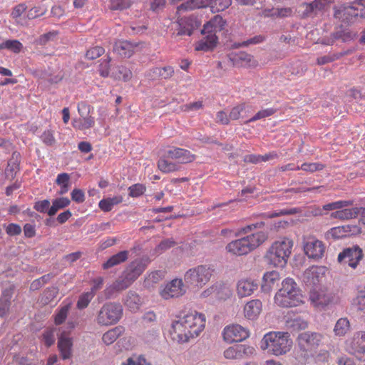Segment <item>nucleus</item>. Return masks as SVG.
<instances>
[{"label":"nucleus","instance_id":"nucleus-1","mask_svg":"<svg viewBox=\"0 0 365 365\" xmlns=\"http://www.w3.org/2000/svg\"><path fill=\"white\" fill-rule=\"evenodd\" d=\"M205 327V315L192 312L173 321L170 332L173 339L180 343H185L190 339L198 336Z\"/></svg>","mask_w":365,"mask_h":365},{"label":"nucleus","instance_id":"nucleus-2","mask_svg":"<svg viewBox=\"0 0 365 365\" xmlns=\"http://www.w3.org/2000/svg\"><path fill=\"white\" fill-rule=\"evenodd\" d=\"M324 337L321 333L307 331L300 333L297 339V350L295 353L296 359L304 364L324 343Z\"/></svg>","mask_w":365,"mask_h":365},{"label":"nucleus","instance_id":"nucleus-3","mask_svg":"<svg viewBox=\"0 0 365 365\" xmlns=\"http://www.w3.org/2000/svg\"><path fill=\"white\" fill-rule=\"evenodd\" d=\"M226 21L220 15L215 16L203 26L201 33L204 37L195 43V51H209L216 47L218 38L217 32L224 29Z\"/></svg>","mask_w":365,"mask_h":365},{"label":"nucleus","instance_id":"nucleus-4","mask_svg":"<svg viewBox=\"0 0 365 365\" xmlns=\"http://www.w3.org/2000/svg\"><path fill=\"white\" fill-rule=\"evenodd\" d=\"M292 340L288 332L273 331L266 334L261 341V348L275 356L284 355L292 346Z\"/></svg>","mask_w":365,"mask_h":365},{"label":"nucleus","instance_id":"nucleus-5","mask_svg":"<svg viewBox=\"0 0 365 365\" xmlns=\"http://www.w3.org/2000/svg\"><path fill=\"white\" fill-rule=\"evenodd\" d=\"M267 238L268 235L265 232H253L228 243L226 250L238 256L247 255L259 247Z\"/></svg>","mask_w":365,"mask_h":365},{"label":"nucleus","instance_id":"nucleus-6","mask_svg":"<svg viewBox=\"0 0 365 365\" xmlns=\"http://www.w3.org/2000/svg\"><path fill=\"white\" fill-rule=\"evenodd\" d=\"M275 303L282 307H297L303 303V296L293 279L287 278L274 297Z\"/></svg>","mask_w":365,"mask_h":365},{"label":"nucleus","instance_id":"nucleus-7","mask_svg":"<svg viewBox=\"0 0 365 365\" xmlns=\"http://www.w3.org/2000/svg\"><path fill=\"white\" fill-rule=\"evenodd\" d=\"M293 241L287 237H281L273 242L269 248L265 258L274 267H284L291 255Z\"/></svg>","mask_w":365,"mask_h":365},{"label":"nucleus","instance_id":"nucleus-8","mask_svg":"<svg viewBox=\"0 0 365 365\" xmlns=\"http://www.w3.org/2000/svg\"><path fill=\"white\" fill-rule=\"evenodd\" d=\"M123 307L119 303L107 302L103 305L96 317V322L101 325L116 324L122 317Z\"/></svg>","mask_w":365,"mask_h":365},{"label":"nucleus","instance_id":"nucleus-9","mask_svg":"<svg viewBox=\"0 0 365 365\" xmlns=\"http://www.w3.org/2000/svg\"><path fill=\"white\" fill-rule=\"evenodd\" d=\"M212 272L211 267L207 265L191 268L184 275L185 283L188 286L202 287L210 281Z\"/></svg>","mask_w":365,"mask_h":365},{"label":"nucleus","instance_id":"nucleus-10","mask_svg":"<svg viewBox=\"0 0 365 365\" xmlns=\"http://www.w3.org/2000/svg\"><path fill=\"white\" fill-rule=\"evenodd\" d=\"M363 251L357 245L344 249L338 255V261L343 265L355 269L363 258Z\"/></svg>","mask_w":365,"mask_h":365},{"label":"nucleus","instance_id":"nucleus-11","mask_svg":"<svg viewBox=\"0 0 365 365\" xmlns=\"http://www.w3.org/2000/svg\"><path fill=\"white\" fill-rule=\"evenodd\" d=\"M186 292L185 286L181 279H174L161 290L160 295L164 299L178 298Z\"/></svg>","mask_w":365,"mask_h":365},{"label":"nucleus","instance_id":"nucleus-12","mask_svg":"<svg viewBox=\"0 0 365 365\" xmlns=\"http://www.w3.org/2000/svg\"><path fill=\"white\" fill-rule=\"evenodd\" d=\"M309 300L315 307H324L338 302V297L331 293L322 289H313L309 293Z\"/></svg>","mask_w":365,"mask_h":365},{"label":"nucleus","instance_id":"nucleus-13","mask_svg":"<svg viewBox=\"0 0 365 365\" xmlns=\"http://www.w3.org/2000/svg\"><path fill=\"white\" fill-rule=\"evenodd\" d=\"M248 336L247 329L239 324L227 326L223 331V338L228 343L242 341Z\"/></svg>","mask_w":365,"mask_h":365},{"label":"nucleus","instance_id":"nucleus-14","mask_svg":"<svg viewBox=\"0 0 365 365\" xmlns=\"http://www.w3.org/2000/svg\"><path fill=\"white\" fill-rule=\"evenodd\" d=\"M200 21L197 16L193 15L178 18V36L187 35L190 36L193 31L200 26Z\"/></svg>","mask_w":365,"mask_h":365},{"label":"nucleus","instance_id":"nucleus-15","mask_svg":"<svg viewBox=\"0 0 365 365\" xmlns=\"http://www.w3.org/2000/svg\"><path fill=\"white\" fill-rule=\"evenodd\" d=\"M304 250L308 257L319 259L323 257L325 247L322 241L309 237L304 242Z\"/></svg>","mask_w":365,"mask_h":365},{"label":"nucleus","instance_id":"nucleus-16","mask_svg":"<svg viewBox=\"0 0 365 365\" xmlns=\"http://www.w3.org/2000/svg\"><path fill=\"white\" fill-rule=\"evenodd\" d=\"M148 263V259H135L128 264L123 274L133 282L143 272Z\"/></svg>","mask_w":365,"mask_h":365},{"label":"nucleus","instance_id":"nucleus-17","mask_svg":"<svg viewBox=\"0 0 365 365\" xmlns=\"http://www.w3.org/2000/svg\"><path fill=\"white\" fill-rule=\"evenodd\" d=\"M255 349L245 344H236L227 348L224 351V356L227 359H242L245 356L253 354Z\"/></svg>","mask_w":365,"mask_h":365},{"label":"nucleus","instance_id":"nucleus-18","mask_svg":"<svg viewBox=\"0 0 365 365\" xmlns=\"http://www.w3.org/2000/svg\"><path fill=\"white\" fill-rule=\"evenodd\" d=\"M334 16L341 23L349 24L357 18L355 9L352 6L341 5L334 8Z\"/></svg>","mask_w":365,"mask_h":365},{"label":"nucleus","instance_id":"nucleus-19","mask_svg":"<svg viewBox=\"0 0 365 365\" xmlns=\"http://www.w3.org/2000/svg\"><path fill=\"white\" fill-rule=\"evenodd\" d=\"M165 157L176 160L179 163H190L195 159V155L190 151L178 148L168 150L165 153Z\"/></svg>","mask_w":365,"mask_h":365},{"label":"nucleus","instance_id":"nucleus-20","mask_svg":"<svg viewBox=\"0 0 365 365\" xmlns=\"http://www.w3.org/2000/svg\"><path fill=\"white\" fill-rule=\"evenodd\" d=\"M133 282L128 279L123 273L112 284L107 287L104 290L106 299H110L115 292H120L129 287Z\"/></svg>","mask_w":365,"mask_h":365},{"label":"nucleus","instance_id":"nucleus-21","mask_svg":"<svg viewBox=\"0 0 365 365\" xmlns=\"http://www.w3.org/2000/svg\"><path fill=\"white\" fill-rule=\"evenodd\" d=\"M324 272V267L312 266L304 272L303 280L308 285H317L323 277Z\"/></svg>","mask_w":365,"mask_h":365},{"label":"nucleus","instance_id":"nucleus-22","mask_svg":"<svg viewBox=\"0 0 365 365\" xmlns=\"http://www.w3.org/2000/svg\"><path fill=\"white\" fill-rule=\"evenodd\" d=\"M73 342L71 338L68 337L66 332H62L58 337V347L63 359H68L72 355Z\"/></svg>","mask_w":365,"mask_h":365},{"label":"nucleus","instance_id":"nucleus-23","mask_svg":"<svg viewBox=\"0 0 365 365\" xmlns=\"http://www.w3.org/2000/svg\"><path fill=\"white\" fill-rule=\"evenodd\" d=\"M136 46L128 41L115 42L113 51L123 58H130L135 52Z\"/></svg>","mask_w":365,"mask_h":365},{"label":"nucleus","instance_id":"nucleus-24","mask_svg":"<svg viewBox=\"0 0 365 365\" xmlns=\"http://www.w3.org/2000/svg\"><path fill=\"white\" fill-rule=\"evenodd\" d=\"M258 287L257 283L252 279H242L237 286V294L240 297L251 295Z\"/></svg>","mask_w":365,"mask_h":365},{"label":"nucleus","instance_id":"nucleus-25","mask_svg":"<svg viewBox=\"0 0 365 365\" xmlns=\"http://www.w3.org/2000/svg\"><path fill=\"white\" fill-rule=\"evenodd\" d=\"M280 279L279 272L276 271L266 272L263 277L262 290L264 292H269L272 288L278 285Z\"/></svg>","mask_w":365,"mask_h":365},{"label":"nucleus","instance_id":"nucleus-26","mask_svg":"<svg viewBox=\"0 0 365 365\" xmlns=\"http://www.w3.org/2000/svg\"><path fill=\"white\" fill-rule=\"evenodd\" d=\"M364 207L345 208L337 210L331 214L332 218L340 220H349L356 217L359 215L362 217V210Z\"/></svg>","mask_w":365,"mask_h":365},{"label":"nucleus","instance_id":"nucleus-27","mask_svg":"<svg viewBox=\"0 0 365 365\" xmlns=\"http://www.w3.org/2000/svg\"><path fill=\"white\" fill-rule=\"evenodd\" d=\"M261 311L262 302L259 299H253L248 302L244 307L245 316L250 319L257 318Z\"/></svg>","mask_w":365,"mask_h":365},{"label":"nucleus","instance_id":"nucleus-28","mask_svg":"<svg viewBox=\"0 0 365 365\" xmlns=\"http://www.w3.org/2000/svg\"><path fill=\"white\" fill-rule=\"evenodd\" d=\"M350 347L354 354H365V333L356 334L351 341Z\"/></svg>","mask_w":365,"mask_h":365},{"label":"nucleus","instance_id":"nucleus-29","mask_svg":"<svg viewBox=\"0 0 365 365\" xmlns=\"http://www.w3.org/2000/svg\"><path fill=\"white\" fill-rule=\"evenodd\" d=\"M125 328L122 326L115 327L106 333L102 336V340L106 345L113 344L119 336L123 335Z\"/></svg>","mask_w":365,"mask_h":365},{"label":"nucleus","instance_id":"nucleus-30","mask_svg":"<svg viewBox=\"0 0 365 365\" xmlns=\"http://www.w3.org/2000/svg\"><path fill=\"white\" fill-rule=\"evenodd\" d=\"M128 251L124 250L110 257L106 262L103 264V268L108 269L120 263L124 262L128 258Z\"/></svg>","mask_w":365,"mask_h":365},{"label":"nucleus","instance_id":"nucleus-31","mask_svg":"<svg viewBox=\"0 0 365 365\" xmlns=\"http://www.w3.org/2000/svg\"><path fill=\"white\" fill-rule=\"evenodd\" d=\"M78 119H73L72 124L73 126L78 130H84L92 128L95 124L94 118L87 114L86 115L81 116Z\"/></svg>","mask_w":365,"mask_h":365},{"label":"nucleus","instance_id":"nucleus-32","mask_svg":"<svg viewBox=\"0 0 365 365\" xmlns=\"http://www.w3.org/2000/svg\"><path fill=\"white\" fill-rule=\"evenodd\" d=\"M173 74L174 69L170 66L165 67H155L151 69L149 72V76L152 78L160 77L164 79L171 78Z\"/></svg>","mask_w":365,"mask_h":365},{"label":"nucleus","instance_id":"nucleus-33","mask_svg":"<svg viewBox=\"0 0 365 365\" xmlns=\"http://www.w3.org/2000/svg\"><path fill=\"white\" fill-rule=\"evenodd\" d=\"M334 0H314L310 4H305V13L307 15L322 11Z\"/></svg>","mask_w":365,"mask_h":365},{"label":"nucleus","instance_id":"nucleus-34","mask_svg":"<svg viewBox=\"0 0 365 365\" xmlns=\"http://www.w3.org/2000/svg\"><path fill=\"white\" fill-rule=\"evenodd\" d=\"M111 76L115 79L126 81L131 78V71L124 66H117L112 68Z\"/></svg>","mask_w":365,"mask_h":365},{"label":"nucleus","instance_id":"nucleus-35","mask_svg":"<svg viewBox=\"0 0 365 365\" xmlns=\"http://www.w3.org/2000/svg\"><path fill=\"white\" fill-rule=\"evenodd\" d=\"M307 327V322L300 317L290 318L286 321V327L293 331L305 329Z\"/></svg>","mask_w":365,"mask_h":365},{"label":"nucleus","instance_id":"nucleus-36","mask_svg":"<svg viewBox=\"0 0 365 365\" xmlns=\"http://www.w3.org/2000/svg\"><path fill=\"white\" fill-rule=\"evenodd\" d=\"M23 48V44L18 40H6L0 43V51L7 49L14 53H19Z\"/></svg>","mask_w":365,"mask_h":365},{"label":"nucleus","instance_id":"nucleus-37","mask_svg":"<svg viewBox=\"0 0 365 365\" xmlns=\"http://www.w3.org/2000/svg\"><path fill=\"white\" fill-rule=\"evenodd\" d=\"M350 329V323L347 318H340L337 320L334 331L335 335L341 336H344Z\"/></svg>","mask_w":365,"mask_h":365},{"label":"nucleus","instance_id":"nucleus-38","mask_svg":"<svg viewBox=\"0 0 365 365\" xmlns=\"http://www.w3.org/2000/svg\"><path fill=\"white\" fill-rule=\"evenodd\" d=\"M70 202V200L67 197H60L54 200L51 207L48 212V215L49 216L56 215L58 210L67 207Z\"/></svg>","mask_w":365,"mask_h":365},{"label":"nucleus","instance_id":"nucleus-39","mask_svg":"<svg viewBox=\"0 0 365 365\" xmlns=\"http://www.w3.org/2000/svg\"><path fill=\"white\" fill-rule=\"evenodd\" d=\"M140 302V297L135 292L130 291L128 293L125 303L131 311L137 310Z\"/></svg>","mask_w":365,"mask_h":365},{"label":"nucleus","instance_id":"nucleus-40","mask_svg":"<svg viewBox=\"0 0 365 365\" xmlns=\"http://www.w3.org/2000/svg\"><path fill=\"white\" fill-rule=\"evenodd\" d=\"M133 1V0H110L109 8L110 10H124L129 9Z\"/></svg>","mask_w":365,"mask_h":365},{"label":"nucleus","instance_id":"nucleus-41","mask_svg":"<svg viewBox=\"0 0 365 365\" xmlns=\"http://www.w3.org/2000/svg\"><path fill=\"white\" fill-rule=\"evenodd\" d=\"M237 60L240 62V65L245 67L255 66L257 61L254 59L253 56L250 54L240 52L237 56Z\"/></svg>","mask_w":365,"mask_h":365},{"label":"nucleus","instance_id":"nucleus-42","mask_svg":"<svg viewBox=\"0 0 365 365\" xmlns=\"http://www.w3.org/2000/svg\"><path fill=\"white\" fill-rule=\"evenodd\" d=\"M158 166L159 169L164 173L173 172L179 169V166L178 165L169 162L164 158H161L158 160Z\"/></svg>","mask_w":365,"mask_h":365},{"label":"nucleus","instance_id":"nucleus-43","mask_svg":"<svg viewBox=\"0 0 365 365\" xmlns=\"http://www.w3.org/2000/svg\"><path fill=\"white\" fill-rule=\"evenodd\" d=\"M93 292H87L85 293H83L79 296L78 300L77 302V307L79 309H83L86 308L91 299L94 297Z\"/></svg>","mask_w":365,"mask_h":365},{"label":"nucleus","instance_id":"nucleus-44","mask_svg":"<svg viewBox=\"0 0 365 365\" xmlns=\"http://www.w3.org/2000/svg\"><path fill=\"white\" fill-rule=\"evenodd\" d=\"M232 4V0H214L212 11L218 13L228 9Z\"/></svg>","mask_w":365,"mask_h":365},{"label":"nucleus","instance_id":"nucleus-45","mask_svg":"<svg viewBox=\"0 0 365 365\" xmlns=\"http://www.w3.org/2000/svg\"><path fill=\"white\" fill-rule=\"evenodd\" d=\"M104 53L105 49L102 46H93L86 51V58L89 60H94L102 56Z\"/></svg>","mask_w":365,"mask_h":365},{"label":"nucleus","instance_id":"nucleus-46","mask_svg":"<svg viewBox=\"0 0 365 365\" xmlns=\"http://www.w3.org/2000/svg\"><path fill=\"white\" fill-rule=\"evenodd\" d=\"M47 9L43 6H34L29 10L27 13V18L29 19H34L44 15Z\"/></svg>","mask_w":365,"mask_h":365},{"label":"nucleus","instance_id":"nucleus-47","mask_svg":"<svg viewBox=\"0 0 365 365\" xmlns=\"http://www.w3.org/2000/svg\"><path fill=\"white\" fill-rule=\"evenodd\" d=\"M275 113L273 108H267L258 111L252 118L246 121V123L254 122L257 120L272 115Z\"/></svg>","mask_w":365,"mask_h":365},{"label":"nucleus","instance_id":"nucleus-48","mask_svg":"<svg viewBox=\"0 0 365 365\" xmlns=\"http://www.w3.org/2000/svg\"><path fill=\"white\" fill-rule=\"evenodd\" d=\"M264 225V223L263 222L253 223V224L247 225V226L240 229L235 235L239 237L243 234H248L250 232H252V231H254L256 229L262 228Z\"/></svg>","mask_w":365,"mask_h":365},{"label":"nucleus","instance_id":"nucleus-49","mask_svg":"<svg viewBox=\"0 0 365 365\" xmlns=\"http://www.w3.org/2000/svg\"><path fill=\"white\" fill-rule=\"evenodd\" d=\"M195 9L197 8L195 0H186L185 2L177 6L176 13L180 14L181 13L194 10Z\"/></svg>","mask_w":365,"mask_h":365},{"label":"nucleus","instance_id":"nucleus-50","mask_svg":"<svg viewBox=\"0 0 365 365\" xmlns=\"http://www.w3.org/2000/svg\"><path fill=\"white\" fill-rule=\"evenodd\" d=\"M53 275L52 274H47L42 276L39 279L34 280L31 284V289L32 290L38 289L42 285L47 283L51 278H53Z\"/></svg>","mask_w":365,"mask_h":365},{"label":"nucleus","instance_id":"nucleus-51","mask_svg":"<svg viewBox=\"0 0 365 365\" xmlns=\"http://www.w3.org/2000/svg\"><path fill=\"white\" fill-rule=\"evenodd\" d=\"M129 195L132 197H137L142 195L145 191V186L143 184H135L128 188Z\"/></svg>","mask_w":365,"mask_h":365},{"label":"nucleus","instance_id":"nucleus-52","mask_svg":"<svg viewBox=\"0 0 365 365\" xmlns=\"http://www.w3.org/2000/svg\"><path fill=\"white\" fill-rule=\"evenodd\" d=\"M70 309L69 305L63 306L56 314L55 317V323L56 324H61L67 317Z\"/></svg>","mask_w":365,"mask_h":365},{"label":"nucleus","instance_id":"nucleus-53","mask_svg":"<svg viewBox=\"0 0 365 365\" xmlns=\"http://www.w3.org/2000/svg\"><path fill=\"white\" fill-rule=\"evenodd\" d=\"M353 305L356 307L357 310H365V293L361 292L354 299Z\"/></svg>","mask_w":365,"mask_h":365},{"label":"nucleus","instance_id":"nucleus-54","mask_svg":"<svg viewBox=\"0 0 365 365\" xmlns=\"http://www.w3.org/2000/svg\"><path fill=\"white\" fill-rule=\"evenodd\" d=\"M177 243L173 239H165L163 240L156 247L155 250L160 253L174 247Z\"/></svg>","mask_w":365,"mask_h":365},{"label":"nucleus","instance_id":"nucleus-55","mask_svg":"<svg viewBox=\"0 0 365 365\" xmlns=\"http://www.w3.org/2000/svg\"><path fill=\"white\" fill-rule=\"evenodd\" d=\"M355 37L356 34L349 30H343L336 34V38L341 39L344 42L351 41Z\"/></svg>","mask_w":365,"mask_h":365},{"label":"nucleus","instance_id":"nucleus-56","mask_svg":"<svg viewBox=\"0 0 365 365\" xmlns=\"http://www.w3.org/2000/svg\"><path fill=\"white\" fill-rule=\"evenodd\" d=\"M164 277H165V272H163L162 270H156V271L152 272L148 275L146 280L151 283H157L160 280L163 279L164 278Z\"/></svg>","mask_w":365,"mask_h":365},{"label":"nucleus","instance_id":"nucleus-57","mask_svg":"<svg viewBox=\"0 0 365 365\" xmlns=\"http://www.w3.org/2000/svg\"><path fill=\"white\" fill-rule=\"evenodd\" d=\"M110 58H108L107 59L103 61L99 65V73L103 77L108 76L110 73Z\"/></svg>","mask_w":365,"mask_h":365},{"label":"nucleus","instance_id":"nucleus-58","mask_svg":"<svg viewBox=\"0 0 365 365\" xmlns=\"http://www.w3.org/2000/svg\"><path fill=\"white\" fill-rule=\"evenodd\" d=\"M299 168L304 171L312 173L322 170L324 168V165L320 163H303Z\"/></svg>","mask_w":365,"mask_h":365},{"label":"nucleus","instance_id":"nucleus-59","mask_svg":"<svg viewBox=\"0 0 365 365\" xmlns=\"http://www.w3.org/2000/svg\"><path fill=\"white\" fill-rule=\"evenodd\" d=\"M26 9L27 6L25 4L16 5L12 10L11 14V17L14 19H17L26 11Z\"/></svg>","mask_w":365,"mask_h":365},{"label":"nucleus","instance_id":"nucleus-60","mask_svg":"<svg viewBox=\"0 0 365 365\" xmlns=\"http://www.w3.org/2000/svg\"><path fill=\"white\" fill-rule=\"evenodd\" d=\"M339 57H340V55H338V54L324 56L322 57H319L317 59V63L318 65H324L326 63H331V62L334 61L335 60L339 59Z\"/></svg>","mask_w":365,"mask_h":365},{"label":"nucleus","instance_id":"nucleus-61","mask_svg":"<svg viewBox=\"0 0 365 365\" xmlns=\"http://www.w3.org/2000/svg\"><path fill=\"white\" fill-rule=\"evenodd\" d=\"M34 208L40 212H47L50 209V202L48 200L36 202Z\"/></svg>","mask_w":365,"mask_h":365},{"label":"nucleus","instance_id":"nucleus-62","mask_svg":"<svg viewBox=\"0 0 365 365\" xmlns=\"http://www.w3.org/2000/svg\"><path fill=\"white\" fill-rule=\"evenodd\" d=\"M11 302L9 299H0V317H3L6 316L9 310Z\"/></svg>","mask_w":365,"mask_h":365},{"label":"nucleus","instance_id":"nucleus-63","mask_svg":"<svg viewBox=\"0 0 365 365\" xmlns=\"http://www.w3.org/2000/svg\"><path fill=\"white\" fill-rule=\"evenodd\" d=\"M71 199L78 203L83 202L85 200L83 191L80 189H74L71 192Z\"/></svg>","mask_w":365,"mask_h":365},{"label":"nucleus","instance_id":"nucleus-64","mask_svg":"<svg viewBox=\"0 0 365 365\" xmlns=\"http://www.w3.org/2000/svg\"><path fill=\"white\" fill-rule=\"evenodd\" d=\"M124 365H151L150 363H147L146 360L143 357H138L136 360H134L133 358H129L127 359L126 363Z\"/></svg>","mask_w":365,"mask_h":365}]
</instances>
